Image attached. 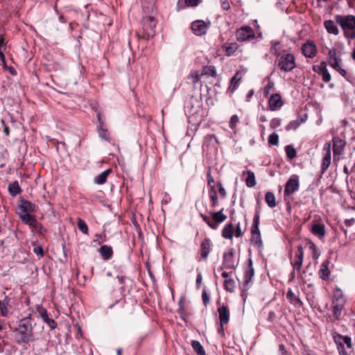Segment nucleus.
<instances>
[{"mask_svg": "<svg viewBox=\"0 0 355 355\" xmlns=\"http://www.w3.org/2000/svg\"><path fill=\"white\" fill-rule=\"evenodd\" d=\"M304 252L303 248L301 245L297 246V250L295 255V259L291 261L293 266L294 270H297L298 272H300L301 266L303 263Z\"/></svg>", "mask_w": 355, "mask_h": 355, "instance_id": "13", "label": "nucleus"}, {"mask_svg": "<svg viewBox=\"0 0 355 355\" xmlns=\"http://www.w3.org/2000/svg\"><path fill=\"white\" fill-rule=\"evenodd\" d=\"M238 44L236 42L225 43L223 46L228 56L232 55L238 49Z\"/></svg>", "mask_w": 355, "mask_h": 355, "instance_id": "29", "label": "nucleus"}, {"mask_svg": "<svg viewBox=\"0 0 355 355\" xmlns=\"http://www.w3.org/2000/svg\"><path fill=\"white\" fill-rule=\"evenodd\" d=\"M203 73L199 74L197 71L192 72L190 76H189V79L192 80V83L196 85L198 81L200 80L201 76H202Z\"/></svg>", "mask_w": 355, "mask_h": 355, "instance_id": "46", "label": "nucleus"}, {"mask_svg": "<svg viewBox=\"0 0 355 355\" xmlns=\"http://www.w3.org/2000/svg\"><path fill=\"white\" fill-rule=\"evenodd\" d=\"M324 157L322 162L321 174H323L331 164V144L325 143L323 147Z\"/></svg>", "mask_w": 355, "mask_h": 355, "instance_id": "11", "label": "nucleus"}, {"mask_svg": "<svg viewBox=\"0 0 355 355\" xmlns=\"http://www.w3.org/2000/svg\"><path fill=\"white\" fill-rule=\"evenodd\" d=\"M329 63L336 71H339L342 76H345L346 72L340 65V58L339 53L335 49L329 51Z\"/></svg>", "mask_w": 355, "mask_h": 355, "instance_id": "6", "label": "nucleus"}, {"mask_svg": "<svg viewBox=\"0 0 355 355\" xmlns=\"http://www.w3.org/2000/svg\"><path fill=\"white\" fill-rule=\"evenodd\" d=\"M19 209L21 213L30 214L35 211V205L29 201L22 200L19 205Z\"/></svg>", "mask_w": 355, "mask_h": 355, "instance_id": "19", "label": "nucleus"}, {"mask_svg": "<svg viewBox=\"0 0 355 355\" xmlns=\"http://www.w3.org/2000/svg\"><path fill=\"white\" fill-rule=\"evenodd\" d=\"M210 198L212 202V206L216 207L218 205V198L216 191L214 187H211V191H210Z\"/></svg>", "mask_w": 355, "mask_h": 355, "instance_id": "44", "label": "nucleus"}, {"mask_svg": "<svg viewBox=\"0 0 355 355\" xmlns=\"http://www.w3.org/2000/svg\"><path fill=\"white\" fill-rule=\"evenodd\" d=\"M254 275V270L252 267V260L251 258L248 259V266L245 270V275H244V290L247 291L248 289V284L252 281V278Z\"/></svg>", "mask_w": 355, "mask_h": 355, "instance_id": "14", "label": "nucleus"}, {"mask_svg": "<svg viewBox=\"0 0 355 355\" xmlns=\"http://www.w3.org/2000/svg\"><path fill=\"white\" fill-rule=\"evenodd\" d=\"M19 215L21 220L25 224L28 225L31 228L33 226L34 223L37 221V220L30 214L19 212Z\"/></svg>", "mask_w": 355, "mask_h": 355, "instance_id": "26", "label": "nucleus"}, {"mask_svg": "<svg viewBox=\"0 0 355 355\" xmlns=\"http://www.w3.org/2000/svg\"><path fill=\"white\" fill-rule=\"evenodd\" d=\"M312 256L313 258L315 259H318V257L320 256V252L318 248H314V250L312 252Z\"/></svg>", "mask_w": 355, "mask_h": 355, "instance_id": "61", "label": "nucleus"}, {"mask_svg": "<svg viewBox=\"0 0 355 355\" xmlns=\"http://www.w3.org/2000/svg\"><path fill=\"white\" fill-rule=\"evenodd\" d=\"M336 22L339 24L344 33V35L348 40L355 38V16L352 15L335 16Z\"/></svg>", "mask_w": 355, "mask_h": 355, "instance_id": "2", "label": "nucleus"}, {"mask_svg": "<svg viewBox=\"0 0 355 355\" xmlns=\"http://www.w3.org/2000/svg\"><path fill=\"white\" fill-rule=\"evenodd\" d=\"M8 300L7 297L5 298L4 300L1 301L0 300V310H1V315L3 317L8 316L9 313V309L8 308Z\"/></svg>", "mask_w": 355, "mask_h": 355, "instance_id": "38", "label": "nucleus"}, {"mask_svg": "<svg viewBox=\"0 0 355 355\" xmlns=\"http://www.w3.org/2000/svg\"><path fill=\"white\" fill-rule=\"evenodd\" d=\"M252 234L254 238H255L256 234H258V239L259 241H261V232H260V230L259 228V225H257V226L253 225L252 226Z\"/></svg>", "mask_w": 355, "mask_h": 355, "instance_id": "51", "label": "nucleus"}, {"mask_svg": "<svg viewBox=\"0 0 355 355\" xmlns=\"http://www.w3.org/2000/svg\"><path fill=\"white\" fill-rule=\"evenodd\" d=\"M201 257L203 259H207L210 252V241L208 239H205L202 241L201 245Z\"/></svg>", "mask_w": 355, "mask_h": 355, "instance_id": "27", "label": "nucleus"}, {"mask_svg": "<svg viewBox=\"0 0 355 355\" xmlns=\"http://www.w3.org/2000/svg\"><path fill=\"white\" fill-rule=\"evenodd\" d=\"M236 237H241L243 235V232L241 229L240 223H239L236 227V231L234 234Z\"/></svg>", "mask_w": 355, "mask_h": 355, "instance_id": "54", "label": "nucleus"}, {"mask_svg": "<svg viewBox=\"0 0 355 355\" xmlns=\"http://www.w3.org/2000/svg\"><path fill=\"white\" fill-rule=\"evenodd\" d=\"M287 157L292 159L296 157L297 153L295 149L291 145H288L285 148Z\"/></svg>", "mask_w": 355, "mask_h": 355, "instance_id": "41", "label": "nucleus"}, {"mask_svg": "<svg viewBox=\"0 0 355 355\" xmlns=\"http://www.w3.org/2000/svg\"><path fill=\"white\" fill-rule=\"evenodd\" d=\"M164 196L162 200V204L166 205L171 201V197L166 192H164Z\"/></svg>", "mask_w": 355, "mask_h": 355, "instance_id": "57", "label": "nucleus"}, {"mask_svg": "<svg viewBox=\"0 0 355 355\" xmlns=\"http://www.w3.org/2000/svg\"><path fill=\"white\" fill-rule=\"evenodd\" d=\"M311 231L313 234L318 236L320 239H323L326 234L324 225L321 223H314L311 227Z\"/></svg>", "mask_w": 355, "mask_h": 355, "instance_id": "18", "label": "nucleus"}, {"mask_svg": "<svg viewBox=\"0 0 355 355\" xmlns=\"http://www.w3.org/2000/svg\"><path fill=\"white\" fill-rule=\"evenodd\" d=\"M303 54L307 58H313L316 53L315 46L312 43H305L302 46Z\"/></svg>", "mask_w": 355, "mask_h": 355, "instance_id": "21", "label": "nucleus"}, {"mask_svg": "<svg viewBox=\"0 0 355 355\" xmlns=\"http://www.w3.org/2000/svg\"><path fill=\"white\" fill-rule=\"evenodd\" d=\"M268 144L272 146H277L279 144V136L276 133H272L268 137Z\"/></svg>", "mask_w": 355, "mask_h": 355, "instance_id": "43", "label": "nucleus"}, {"mask_svg": "<svg viewBox=\"0 0 355 355\" xmlns=\"http://www.w3.org/2000/svg\"><path fill=\"white\" fill-rule=\"evenodd\" d=\"M313 69L315 72L321 75L323 73V71L327 70L326 63L322 62L319 66H315L313 67Z\"/></svg>", "mask_w": 355, "mask_h": 355, "instance_id": "48", "label": "nucleus"}, {"mask_svg": "<svg viewBox=\"0 0 355 355\" xmlns=\"http://www.w3.org/2000/svg\"><path fill=\"white\" fill-rule=\"evenodd\" d=\"M286 297L290 303L295 307H301L303 304L299 296L296 295L291 289H289L286 293Z\"/></svg>", "mask_w": 355, "mask_h": 355, "instance_id": "20", "label": "nucleus"}, {"mask_svg": "<svg viewBox=\"0 0 355 355\" xmlns=\"http://www.w3.org/2000/svg\"><path fill=\"white\" fill-rule=\"evenodd\" d=\"M259 225V211H256V214L254 216L253 218V225L257 226Z\"/></svg>", "mask_w": 355, "mask_h": 355, "instance_id": "59", "label": "nucleus"}, {"mask_svg": "<svg viewBox=\"0 0 355 355\" xmlns=\"http://www.w3.org/2000/svg\"><path fill=\"white\" fill-rule=\"evenodd\" d=\"M269 105L270 109L274 111L283 105L282 98L279 94H275L270 96L269 98Z\"/></svg>", "mask_w": 355, "mask_h": 355, "instance_id": "17", "label": "nucleus"}, {"mask_svg": "<svg viewBox=\"0 0 355 355\" xmlns=\"http://www.w3.org/2000/svg\"><path fill=\"white\" fill-rule=\"evenodd\" d=\"M324 26L329 34L338 35L339 30L334 21L327 20L324 22Z\"/></svg>", "mask_w": 355, "mask_h": 355, "instance_id": "25", "label": "nucleus"}, {"mask_svg": "<svg viewBox=\"0 0 355 355\" xmlns=\"http://www.w3.org/2000/svg\"><path fill=\"white\" fill-rule=\"evenodd\" d=\"M97 117H98V120L99 121V126L98 128V135L99 137L105 140V141H108L109 140V135H108V133L107 132V130L104 129L103 127V122L101 121V115L100 114H98L97 115Z\"/></svg>", "mask_w": 355, "mask_h": 355, "instance_id": "31", "label": "nucleus"}, {"mask_svg": "<svg viewBox=\"0 0 355 355\" xmlns=\"http://www.w3.org/2000/svg\"><path fill=\"white\" fill-rule=\"evenodd\" d=\"M33 230L36 231L38 234L43 235L46 232V229L39 222L36 221L32 227Z\"/></svg>", "mask_w": 355, "mask_h": 355, "instance_id": "39", "label": "nucleus"}, {"mask_svg": "<svg viewBox=\"0 0 355 355\" xmlns=\"http://www.w3.org/2000/svg\"><path fill=\"white\" fill-rule=\"evenodd\" d=\"M329 264V260H325L321 265L320 269L319 270V275L320 277L323 279L326 280L329 279L330 271L329 270L328 266Z\"/></svg>", "mask_w": 355, "mask_h": 355, "instance_id": "23", "label": "nucleus"}, {"mask_svg": "<svg viewBox=\"0 0 355 355\" xmlns=\"http://www.w3.org/2000/svg\"><path fill=\"white\" fill-rule=\"evenodd\" d=\"M255 37L254 30L250 26H243L237 30L236 37L238 41L245 42Z\"/></svg>", "mask_w": 355, "mask_h": 355, "instance_id": "7", "label": "nucleus"}, {"mask_svg": "<svg viewBox=\"0 0 355 355\" xmlns=\"http://www.w3.org/2000/svg\"><path fill=\"white\" fill-rule=\"evenodd\" d=\"M321 76H322V80L324 82L327 83V82L330 81L331 76L327 70H326L325 71H323V73L321 74Z\"/></svg>", "mask_w": 355, "mask_h": 355, "instance_id": "53", "label": "nucleus"}, {"mask_svg": "<svg viewBox=\"0 0 355 355\" xmlns=\"http://www.w3.org/2000/svg\"><path fill=\"white\" fill-rule=\"evenodd\" d=\"M214 178L211 176L210 171L207 173V183L209 185L213 187L211 184L214 183Z\"/></svg>", "mask_w": 355, "mask_h": 355, "instance_id": "62", "label": "nucleus"}, {"mask_svg": "<svg viewBox=\"0 0 355 355\" xmlns=\"http://www.w3.org/2000/svg\"><path fill=\"white\" fill-rule=\"evenodd\" d=\"M144 39H149L155 35L157 21L153 17H143L142 19Z\"/></svg>", "mask_w": 355, "mask_h": 355, "instance_id": "4", "label": "nucleus"}, {"mask_svg": "<svg viewBox=\"0 0 355 355\" xmlns=\"http://www.w3.org/2000/svg\"><path fill=\"white\" fill-rule=\"evenodd\" d=\"M191 345L198 355H205V351L200 342L197 340H193Z\"/></svg>", "mask_w": 355, "mask_h": 355, "instance_id": "36", "label": "nucleus"}, {"mask_svg": "<svg viewBox=\"0 0 355 355\" xmlns=\"http://www.w3.org/2000/svg\"><path fill=\"white\" fill-rule=\"evenodd\" d=\"M33 330L30 318H24L19 322L15 330V338L18 344L28 343L33 340Z\"/></svg>", "mask_w": 355, "mask_h": 355, "instance_id": "1", "label": "nucleus"}, {"mask_svg": "<svg viewBox=\"0 0 355 355\" xmlns=\"http://www.w3.org/2000/svg\"><path fill=\"white\" fill-rule=\"evenodd\" d=\"M110 173H111V169H107V170L102 172L101 173H100L99 175H98L97 176L95 177L94 183H96L97 184H104L106 182L107 176L109 175V174Z\"/></svg>", "mask_w": 355, "mask_h": 355, "instance_id": "32", "label": "nucleus"}, {"mask_svg": "<svg viewBox=\"0 0 355 355\" xmlns=\"http://www.w3.org/2000/svg\"><path fill=\"white\" fill-rule=\"evenodd\" d=\"M221 6L225 10H227L230 8V3L227 0H221Z\"/></svg>", "mask_w": 355, "mask_h": 355, "instance_id": "60", "label": "nucleus"}, {"mask_svg": "<svg viewBox=\"0 0 355 355\" xmlns=\"http://www.w3.org/2000/svg\"><path fill=\"white\" fill-rule=\"evenodd\" d=\"M274 87V83L271 81H269L268 83L267 84V85L264 88V96L266 97L268 96V95L269 94V92H270V90L272 89Z\"/></svg>", "mask_w": 355, "mask_h": 355, "instance_id": "52", "label": "nucleus"}, {"mask_svg": "<svg viewBox=\"0 0 355 355\" xmlns=\"http://www.w3.org/2000/svg\"><path fill=\"white\" fill-rule=\"evenodd\" d=\"M8 190L11 196H15L21 192V189L17 181L11 183L8 187Z\"/></svg>", "mask_w": 355, "mask_h": 355, "instance_id": "35", "label": "nucleus"}, {"mask_svg": "<svg viewBox=\"0 0 355 355\" xmlns=\"http://www.w3.org/2000/svg\"><path fill=\"white\" fill-rule=\"evenodd\" d=\"M248 176L245 180L246 185L248 187H253L256 184L254 173L250 171H247Z\"/></svg>", "mask_w": 355, "mask_h": 355, "instance_id": "37", "label": "nucleus"}, {"mask_svg": "<svg viewBox=\"0 0 355 355\" xmlns=\"http://www.w3.org/2000/svg\"><path fill=\"white\" fill-rule=\"evenodd\" d=\"M34 252L40 257H42L44 254L43 249L41 246L35 247L33 250Z\"/></svg>", "mask_w": 355, "mask_h": 355, "instance_id": "58", "label": "nucleus"}, {"mask_svg": "<svg viewBox=\"0 0 355 355\" xmlns=\"http://www.w3.org/2000/svg\"><path fill=\"white\" fill-rule=\"evenodd\" d=\"M282 120L279 118H274L270 121V127L271 129H276L281 125Z\"/></svg>", "mask_w": 355, "mask_h": 355, "instance_id": "47", "label": "nucleus"}, {"mask_svg": "<svg viewBox=\"0 0 355 355\" xmlns=\"http://www.w3.org/2000/svg\"><path fill=\"white\" fill-rule=\"evenodd\" d=\"M200 217L202 218V220H204V221H205L207 225H209V223L211 222V220L208 216H207L206 215H205V214H202V213H201V214H200Z\"/></svg>", "mask_w": 355, "mask_h": 355, "instance_id": "64", "label": "nucleus"}, {"mask_svg": "<svg viewBox=\"0 0 355 355\" xmlns=\"http://www.w3.org/2000/svg\"><path fill=\"white\" fill-rule=\"evenodd\" d=\"M36 311H37V316L40 318H41L44 322H45L46 324H48V326L50 327L51 329H54L56 328V327H57L56 322L54 320L49 318L46 309H44V307H42L41 306H37Z\"/></svg>", "mask_w": 355, "mask_h": 355, "instance_id": "10", "label": "nucleus"}, {"mask_svg": "<svg viewBox=\"0 0 355 355\" xmlns=\"http://www.w3.org/2000/svg\"><path fill=\"white\" fill-rule=\"evenodd\" d=\"M223 209L217 212H211L213 220L218 223L224 222L226 220L227 216L223 213Z\"/></svg>", "mask_w": 355, "mask_h": 355, "instance_id": "34", "label": "nucleus"}, {"mask_svg": "<svg viewBox=\"0 0 355 355\" xmlns=\"http://www.w3.org/2000/svg\"><path fill=\"white\" fill-rule=\"evenodd\" d=\"M234 284H235L234 281L231 278L226 279L224 282V286H225V290L227 291L231 292V293L234 291Z\"/></svg>", "mask_w": 355, "mask_h": 355, "instance_id": "40", "label": "nucleus"}, {"mask_svg": "<svg viewBox=\"0 0 355 355\" xmlns=\"http://www.w3.org/2000/svg\"><path fill=\"white\" fill-rule=\"evenodd\" d=\"M208 25L202 20H197L191 24V29L195 35H202L207 33Z\"/></svg>", "mask_w": 355, "mask_h": 355, "instance_id": "15", "label": "nucleus"}, {"mask_svg": "<svg viewBox=\"0 0 355 355\" xmlns=\"http://www.w3.org/2000/svg\"><path fill=\"white\" fill-rule=\"evenodd\" d=\"M299 189V180L297 175H293L285 185L284 194L291 196Z\"/></svg>", "mask_w": 355, "mask_h": 355, "instance_id": "12", "label": "nucleus"}, {"mask_svg": "<svg viewBox=\"0 0 355 355\" xmlns=\"http://www.w3.org/2000/svg\"><path fill=\"white\" fill-rule=\"evenodd\" d=\"M218 185L219 193H220L221 196L225 197L226 195L225 189L223 187L222 184L220 182L218 184Z\"/></svg>", "mask_w": 355, "mask_h": 355, "instance_id": "63", "label": "nucleus"}, {"mask_svg": "<svg viewBox=\"0 0 355 355\" xmlns=\"http://www.w3.org/2000/svg\"><path fill=\"white\" fill-rule=\"evenodd\" d=\"M334 339L338 346L340 355H346V353L344 352L343 346L346 345L347 348L352 347L351 338L336 334L334 336Z\"/></svg>", "mask_w": 355, "mask_h": 355, "instance_id": "9", "label": "nucleus"}, {"mask_svg": "<svg viewBox=\"0 0 355 355\" xmlns=\"http://www.w3.org/2000/svg\"><path fill=\"white\" fill-rule=\"evenodd\" d=\"M241 78L242 73L240 71H237L231 79L230 85L229 87V89L231 90V92H234L236 89Z\"/></svg>", "mask_w": 355, "mask_h": 355, "instance_id": "28", "label": "nucleus"}, {"mask_svg": "<svg viewBox=\"0 0 355 355\" xmlns=\"http://www.w3.org/2000/svg\"><path fill=\"white\" fill-rule=\"evenodd\" d=\"M98 252L104 260H108L111 259L113 252L111 246L104 245H102Z\"/></svg>", "mask_w": 355, "mask_h": 355, "instance_id": "24", "label": "nucleus"}, {"mask_svg": "<svg viewBox=\"0 0 355 355\" xmlns=\"http://www.w3.org/2000/svg\"><path fill=\"white\" fill-rule=\"evenodd\" d=\"M332 141L334 155L341 154L345 145L344 141L338 137H334Z\"/></svg>", "mask_w": 355, "mask_h": 355, "instance_id": "22", "label": "nucleus"}, {"mask_svg": "<svg viewBox=\"0 0 355 355\" xmlns=\"http://www.w3.org/2000/svg\"><path fill=\"white\" fill-rule=\"evenodd\" d=\"M345 302V300L341 291L340 289H337L334 293L332 300L333 315L336 320H338L341 316Z\"/></svg>", "mask_w": 355, "mask_h": 355, "instance_id": "3", "label": "nucleus"}, {"mask_svg": "<svg viewBox=\"0 0 355 355\" xmlns=\"http://www.w3.org/2000/svg\"><path fill=\"white\" fill-rule=\"evenodd\" d=\"M220 320V325L224 326L227 324L230 320V310L225 305H223L218 309Z\"/></svg>", "mask_w": 355, "mask_h": 355, "instance_id": "16", "label": "nucleus"}, {"mask_svg": "<svg viewBox=\"0 0 355 355\" xmlns=\"http://www.w3.org/2000/svg\"><path fill=\"white\" fill-rule=\"evenodd\" d=\"M234 250L231 248L228 252L223 254V261L221 268L235 269L238 266V262L234 260Z\"/></svg>", "mask_w": 355, "mask_h": 355, "instance_id": "8", "label": "nucleus"}, {"mask_svg": "<svg viewBox=\"0 0 355 355\" xmlns=\"http://www.w3.org/2000/svg\"><path fill=\"white\" fill-rule=\"evenodd\" d=\"M239 116L236 114L233 115L231 119H230V127L232 128V129H234L237 123L239 122Z\"/></svg>", "mask_w": 355, "mask_h": 355, "instance_id": "50", "label": "nucleus"}, {"mask_svg": "<svg viewBox=\"0 0 355 355\" xmlns=\"http://www.w3.org/2000/svg\"><path fill=\"white\" fill-rule=\"evenodd\" d=\"M200 0H185L186 4L188 6H196Z\"/></svg>", "mask_w": 355, "mask_h": 355, "instance_id": "55", "label": "nucleus"}, {"mask_svg": "<svg viewBox=\"0 0 355 355\" xmlns=\"http://www.w3.org/2000/svg\"><path fill=\"white\" fill-rule=\"evenodd\" d=\"M202 297L203 303L206 306L209 302V297L205 291H203Z\"/></svg>", "mask_w": 355, "mask_h": 355, "instance_id": "56", "label": "nucleus"}, {"mask_svg": "<svg viewBox=\"0 0 355 355\" xmlns=\"http://www.w3.org/2000/svg\"><path fill=\"white\" fill-rule=\"evenodd\" d=\"M178 306H179L178 312L182 317V315L184 313V297H181L180 299V300L178 302Z\"/></svg>", "mask_w": 355, "mask_h": 355, "instance_id": "49", "label": "nucleus"}, {"mask_svg": "<svg viewBox=\"0 0 355 355\" xmlns=\"http://www.w3.org/2000/svg\"><path fill=\"white\" fill-rule=\"evenodd\" d=\"M279 67L284 71H291L295 67L294 56L291 53L283 54L278 60Z\"/></svg>", "mask_w": 355, "mask_h": 355, "instance_id": "5", "label": "nucleus"}, {"mask_svg": "<svg viewBox=\"0 0 355 355\" xmlns=\"http://www.w3.org/2000/svg\"><path fill=\"white\" fill-rule=\"evenodd\" d=\"M78 229L85 234H88V227L83 220L78 218Z\"/></svg>", "mask_w": 355, "mask_h": 355, "instance_id": "42", "label": "nucleus"}, {"mask_svg": "<svg viewBox=\"0 0 355 355\" xmlns=\"http://www.w3.org/2000/svg\"><path fill=\"white\" fill-rule=\"evenodd\" d=\"M265 200L268 207H270V208H273L277 205L276 198L274 193H272L270 191L266 192L265 195Z\"/></svg>", "mask_w": 355, "mask_h": 355, "instance_id": "33", "label": "nucleus"}, {"mask_svg": "<svg viewBox=\"0 0 355 355\" xmlns=\"http://www.w3.org/2000/svg\"><path fill=\"white\" fill-rule=\"evenodd\" d=\"M300 125V122L298 120H294L291 121L286 126V130L287 131L291 130H296Z\"/></svg>", "mask_w": 355, "mask_h": 355, "instance_id": "45", "label": "nucleus"}, {"mask_svg": "<svg viewBox=\"0 0 355 355\" xmlns=\"http://www.w3.org/2000/svg\"><path fill=\"white\" fill-rule=\"evenodd\" d=\"M234 227L232 223L225 225L222 231V236L225 239H232L234 236Z\"/></svg>", "mask_w": 355, "mask_h": 355, "instance_id": "30", "label": "nucleus"}]
</instances>
